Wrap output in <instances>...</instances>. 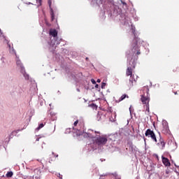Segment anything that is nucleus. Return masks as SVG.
<instances>
[{
  "mask_svg": "<svg viewBox=\"0 0 179 179\" xmlns=\"http://www.w3.org/2000/svg\"><path fill=\"white\" fill-rule=\"evenodd\" d=\"M9 49H10V52H13L16 57L15 61H16L17 68L20 69V73L23 75L26 80H29V74L26 73V69H24V66H23V64L19 59V57L16 55V51L15 50V49H13V47H12V45H10V48H9Z\"/></svg>",
  "mask_w": 179,
  "mask_h": 179,
  "instance_id": "423d86ee",
  "label": "nucleus"
},
{
  "mask_svg": "<svg viewBox=\"0 0 179 179\" xmlns=\"http://www.w3.org/2000/svg\"><path fill=\"white\" fill-rule=\"evenodd\" d=\"M162 132L163 134H169L170 132V129H169V123L166 120L162 121Z\"/></svg>",
  "mask_w": 179,
  "mask_h": 179,
  "instance_id": "6e6552de",
  "label": "nucleus"
},
{
  "mask_svg": "<svg viewBox=\"0 0 179 179\" xmlns=\"http://www.w3.org/2000/svg\"><path fill=\"white\" fill-rule=\"evenodd\" d=\"M38 141H40V138L37 137L36 139V141L38 142Z\"/></svg>",
  "mask_w": 179,
  "mask_h": 179,
  "instance_id": "e433bc0d",
  "label": "nucleus"
},
{
  "mask_svg": "<svg viewBox=\"0 0 179 179\" xmlns=\"http://www.w3.org/2000/svg\"><path fill=\"white\" fill-rule=\"evenodd\" d=\"M25 129L26 127H24L23 129H17V130L13 131L8 136L9 140L12 139L14 136H16V135H17V134L20 132V131H23V129Z\"/></svg>",
  "mask_w": 179,
  "mask_h": 179,
  "instance_id": "9d476101",
  "label": "nucleus"
},
{
  "mask_svg": "<svg viewBox=\"0 0 179 179\" xmlns=\"http://www.w3.org/2000/svg\"><path fill=\"white\" fill-rule=\"evenodd\" d=\"M145 136L151 138L154 142H157V138H156V134L155 131H152L150 129H148L145 133Z\"/></svg>",
  "mask_w": 179,
  "mask_h": 179,
  "instance_id": "0eeeda50",
  "label": "nucleus"
},
{
  "mask_svg": "<svg viewBox=\"0 0 179 179\" xmlns=\"http://www.w3.org/2000/svg\"><path fill=\"white\" fill-rule=\"evenodd\" d=\"M74 134H76V136H83L85 138H90L91 142L88 144H87L84 148V152L87 153V155H89V153H92L94 152V150H99L101 151L104 149V145L108 142L110 145H109V149H111V148H114V144H113V141H110L107 138V136L106 135H101L100 131H94V134H92L90 132H85V129L83 130H79L76 129V131H74Z\"/></svg>",
  "mask_w": 179,
  "mask_h": 179,
  "instance_id": "f03ea898",
  "label": "nucleus"
},
{
  "mask_svg": "<svg viewBox=\"0 0 179 179\" xmlns=\"http://www.w3.org/2000/svg\"><path fill=\"white\" fill-rule=\"evenodd\" d=\"M105 117H106V115H103V113H101V112H99L96 115L97 121H101V120H103V118H104Z\"/></svg>",
  "mask_w": 179,
  "mask_h": 179,
  "instance_id": "f3484780",
  "label": "nucleus"
},
{
  "mask_svg": "<svg viewBox=\"0 0 179 179\" xmlns=\"http://www.w3.org/2000/svg\"><path fill=\"white\" fill-rule=\"evenodd\" d=\"M131 107H132V106H131L129 107V113H130L131 115H132Z\"/></svg>",
  "mask_w": 179,
  "mask_h": 179,
  "instance_id": "2f4dec72",
  "label": "nucleus"
},
{
  "mask_svg": "<svg viewBox=\"0 0 179 179\" xmlns=\"http://www.w3.org/2000/svg\"><path fill=\"white\" fill-rule=\"evenodd\" d=\"M120 5V6H122L123 9H124V10L126 9H128V5L127 4V3L122 0H120L119 1H117V3Z\"/></svg>",
  "mask_w": 179,
  "mask_h": 179,
  "instance_id": "9b49d317",
  "label": "nucleus"
},
{
  "mask_svg": "<svg viewBox=\"0 0 179 179\" xmlns=\"http://www.w3.org/2000/svg\"><path fill=\"white\" fill-rule=\"evenodd\" d=\"M91 82L92 85H96V80H94V79H91Z\"/></svg>",
  "mask_w": 179,
  "mask_h": 179,
  "instance_id": "c85d7f7f",
  "label": "nucleus"
},
{
  "mask_svg": "<svg viewBox=\"0 0 179 179\" xmlns=\"http://www.w3.org/2000/svg\"><path fill=\"white\" fill-rule=\"evenodd\" d=\"M36 2L37 8H39V6H41V5H42V0H36Z\"/></svg>",
  "mask_w": 179,
  "mask_h": 179,
  "instance_id": "b1692460",
  "label": "nucleus"
},
{
  "mask_svg": "<svg viewBox=\"0 0 179 179\" xmlns=\"http://www.w3.org/2000/svg\"><path fill=\"white\" fill-rule=\"evenodd\" d=\"M162 159L163 164H164L166 167H170L171 166L170 161L167 158L164 157V156L162 157Z\"/></svg>",
  "mask_w": 179,
  "mask_h": 179,
  "instance_id": "f8f14e48",
  "label": "nucleus"
},
{
  "mask_svg": "<svg viewBox=\"0 0 179 179\" xmlns=\"http://www.w3.org/2000/svg\"><path fill=\"white\" fill-rule=\"evenodd\" d=\"M96 82H97V83H100V82H101V80L98 79V80H96Z\"/></svg>",
  "mask_w": 179,
  "mask_h": 179,
  "instance_id": "c9c22d12",
  "label": "nucleus"
},
{
  "mask_svg": "<svg viewBox=\"0 0 179 179\" xmlns=\"http://www.w3.org/2000/svg\"><path fill=\"white\" fill-rule=\"evenodd\" d=\"M158 145H161V146H162V149H163L166 146V143H164V141L163 140V138H160L159 143H158Z\"/></svg>",
  "mask_w": 179,
  "mask_h": 179,
  "instance_id": "aec40b11",
  "label": "nucleus"
},
{
  "mask_svg": "<svg viewBox=\"0 0 179 179\" xmlns=\"http://www.w3.org/2000/svg\"><path fill=\"white\" fill-rule=\"evenodd\" d=\"M156 156H157V157H159L158 155H156Z\"/></svg>",
  "mask_w": 179,
  "mask_h": 179,
  "instance_id": "a18cd8bd",
  "label": "nucleus"
},
{
  "mask_svg": "<svg viewBox=\"0 0 179 179\" xmlns=\"http://www.w3.org/2000/svg\"><path fill=\"white\" fill-rule=\"evenodd\" d=\"M52 155H53V156L55 157H58V155H55V153H54V152H52Z\"/></svg>",
  "mask_w": 179,
  "mask_h": 179,
  "instance_id": "72a5a7b5",
  "label": "nucleus"
},
{
  "mask_svg": "<svg viewBox=\"0 0 179 179\" xmlns=\"http://www.w3.org/2000/svg\"><path fill=\"white\" fill-rule=\"evenodd\" d=\"M145 107H146L145 111H148V113H150L149 103H147V104L145 105Z\"/></svg>",
  "mask_w": 179,
  "mask_h": 179,
  "instance_id": "a878e982",
  "label": "nucleus"
},
{
  "mask_svg": "<svg viewBox=\"0 0 179 179\" xmlns=\"http://www.w3.org/2000/svg\"><path fill=\"white\" fill-rule=\"evenodd\" d=\"M0 37H2L4 38L6 43H7V45L9 48H10V44L9 43V41L6 39V36H3V32H2V30L0 29Z\"/></svg>",
  "mask_w": 179,
  "mask_h": 179,
  "instance_id": "dca6fc26",
  "label": "nucleus"
},
{
  "mask_svg": "<svg viewBox=\"0 0 179 179\" xmlns=\"http://www.w3.org/2000/svg\"><path fill=\"white\" fill-rule=\"evenodd\" d=\"M9 49H10V52H13L16 57L15 61H16L17 68L20 69V73L23 75L26 80H29V74L26 73V69H24V66H23V64L19 59V57L16 55V51L15 50V49H13V47H12V45H10V48H9Z\"/></svg>",
  "mask_w": 179,
  "mask_h": 179,
  "instance_id": "39448f33",
  "label": "nucleus"
},
{
  "mask_svg": "<svg viewBox=\"0 0 179 179\" xmlns=\"http://www.w3.org/2000/svg\"><path fill=\"white\" fill-rule=\"evenodd\" d=\"M49 34L52 36L50 38H47V40L50 41H48L49 47H57V45H59L60 42L62 41V38H58V31L56 29H50Z\"/></svg>",
  "mask_w": 179,
  "mask_h": 179,
  "instance_id": "20e7f679",
  "label": "nucleus"
},
{
  "mask_svg": "<svg viewBox=\"0 0 179 179\" xmlns=\"http://www.w3.org/2000/svg\"><path fill=\"white\" fill-rule=\"evenodd\" d=\"M141 100L143 103V104H149V98L145 96V95H141Z\"/></svg>",
  "mask_w": 179,
  "mask_h": 179,
  "instance_id": "ddd939ff",
  "label": "nucleus"
},
{
  "mask_svg": "<svg viewBox=\"0 0 179 179\" xmlns=\"http://www.w3.org/2000/svg\"><path fill=\"white\" fill-rule=\"evenodd\" d=\"M78 122H79V120H76V122H74L73 123L74 127H76Z\"/></svg>",
  "mask_w": 179,
  "mask_h": 179,
  "instance_id": "c756f323",
  "label": "nucleus"
},
{
  "mask_svg": "<svg viewBox=\"0 0 179 179\" xmlns=\"http://www.w3.org/2000/svg\"><path fill=\"white\" fill-rule=\"evenodd\" d=\"M131 14L132 15V17L135 22H138V20H139V18L136 16V10L135 9L131 10Z\"/></svg>",
  "mask_w": 179,
  "mask_h": 179,
  "instance_id": "2eb2a0df",
  "label": "nucleus"
},
{
  "mask_svg": "<svg viewBox=\"0 0 179 179\" xmlns=\"http://www.w3.org/2000/svg\"><path fill=\"white\" fill-rule=\"evenodd\" d=\"M92 106H93L94 107H96V104L92 103Z\"/></svg>",
  "mask_w": 179,
  "mask_h": 179,
  "instance_id": "58836bf2",
  "label": "nucleus"
},
{
  "mask_svg": "<svg viewBox=\"0 0 179 179\" xmlns=\"http://www.w3.org/2000/svg\"><path fill=\"white\" fill-rule=\"evenodd\" d=\"M127 97L128 99L129 96L127 94H124L121 96L120 99H119L118 100H116L115 102L116 103H120V101H122V100H124V99H127Z\"/></svg>",
  "mask_w": 179,
  "mask_h": 179,
  "instance_id": "a211bd4d",
  "label": "nucleus"
},
{
  "mask_svg": "<svg viewBox=\"0 0 179 179\" xmlns=\"http://www.w3.org/2000/svg\"><path fill=\"white\" fill-rule=\"evenodd\" d=\"M38 162H40V159H38Z\"/></svg>",
  "mask_w": 179,
  "mask_h": 179,
  "instance_id": "c03bdc74",
  "label": "nucleus"
},
{
  "mask_svg": "<svg viewBox=\"0 0 179 179\" xmlns=\"http://www.w3.org/2000/svg\"><path fill=\"white\" fill-rule=\"evenodd\" d=\"M91 5L93 6L97 5L100 6L102 5L103 8V15L106 12L113 19H116V20H120L122 24L124 26H129L131 22V17L128 16V12L122 13V10L120 6L114 3V0H90Z\"/></svg>",
  "mask_w": 179,
  "mask_h": 179,
  "instance_id": "f257e3e1",
  "label": "nucleus"
},
{
  "mask_svg": "<svg viewBox=\"0 0 179 179\" xmlns=\"http://www.w3.org/2000/svg\"><path fill=\"white\" fill-rule=\"evenodd\" d=\"M132 33L134 38L132 42L131 48L130 50L126 52V57H127V76H132V69H135L136 65V61H138V55H141V50L139 49V38L136 36V32L135 31V26L131 24Z\"/></svg>",
  "mask_w": 179,
  "mask_h": 179,
  "instance_id": "7ed1b4c3",
  "label": "nucleus"
},
{
  "mask_svg": "<svg viewBox=\"0 0 179 179\" xmlns=\"http://www.w3.org/2000/svg\"><path fill=\"white\" fill-rule=\"evenodd\" d=\"M116 115L115 114H113V115H112L110 117V121H111V122H115L116 121Z\"/></svg>",
  "mask_w": 179,
  "mask_h": 179,
  "instance_id": "5701e85b",
  "label": "nucleus"
},
{
  "mask_svg": "<svg viewBox=\"0 0 179 179\" xmlns=\"http://www.w3.org/2000/svg\"><path fill=\"white\" fill-rule=\"evenodd\" d=\"M0 61H1V66H5V65H6V59L5 57H1Z\"/></svg>",
  "mask_w": 179,
  "mask_h": 179,
  "instance_id": "6ab92c4d",
  "label": "nucleus"
},
{
  "mask_svg": "<svg viewBox=\"0 0 179 179\" xmlns=\"http://www.w3.org/2000/svg\"><path fill=\"white\" fill-rule=\"evenodd\" d=\"M48 3L49 5L50 9L51 10L50 16L52 20H54V11L52 10V8H51V3H52V0H48Z\"/></svg>",
  "mask_w": 179,
  "mask_h": 179,
  "instance_id": "4468645a",
  "label": "nucleus"
},
{
  "mask_svg": "<svg viewBox=\"0 0 179 179\" xmlns=\"http://www.w3.org/2000/svg\"><path fill=\"white\" fill-rule=\"evenodd\" d=\"M108 111H109V113H111V109H108Z\"/></svg>",
  "mask_w": 179,
  "mask_h": 179,
  "instance_id": "ea45409f",
  "label": "nucleus"
},
{
  "mask_svg": "<svg viewBox=\"0 0 179 179\" xmlns=\"http://www.w3.org/2000/svg\"><path fill=\"white\" fill-rule=\"evenodd\" d=\"M31 4V3H29V5Z\"/></svg>",
  "mask_w": 179,
  "mask_h": 179,
  "instance_id": "79ce46f5",
  "label": "nucleus"
},
{
  "mask_svg": "<svg viewBox=\"0 0 179 179\" xmlns=\"http://www.w3.org/2000/svg\"><path fill=\"white\" fill-rule=\"evenodd\" d=\"M145 90H146L147 96H148L149 94V88L146 87Z\"/></svg>",
  "mask_w": 179,
  "mask_h": 179,
  "instance_id": "473e14b6",
  "label": "nucleus"
},
{
  "mask_svg": "<svg viewBox=\"0 0 179 179\" xmlns=\"http://www.w3.org/2000/svg\"><path fill=\"white\" fill-rule=\"evenodd\" d=\"M134 75L130 76L129 78V83H131V86H134V82H136V80L135 79V78H134Z\"/></svg>",
  "mask_w": 179,
  "mask_h": 179,
  "instance_id": "412c9836",
  "label": "nucleus"
},
{
  "mask_svg": "<svg viewBox=\"0 0 179 179\" xmlns=\"http://www.w3.org/2000/svg\"><path fill=\"white\" fill-rule=\"evenodd\" d=\"M107 176H108V174H107V173H103V174H102V175H101L100 176V177H107Z\"/></svg>",
  "mask_w": 179,
  "mask_h": 179,
  "instance_id": "7c9ffc66",
  "label": "nucleus"
},
{
  "mask_svg": "<svg viewBox=\"0 0 179 179\" xmlns=\"http://www.w3.org/2000/svg\"><path fill=\"white\" fill-rule=\"evenodd\" d=\"M44 124L41 123L38 125V127L36 129V131H40V129H41V128H43L44 127Z\"/></svg>",
  "mask_w": 179,
  "mask_h": 179,
  "instance_id": "393cba45",
  "label": "nucleus"
},
{
  "mask_svg": "<svg viewBox=\"0 0 179 179\" xmlns=\"http://www.w3.org/2000/svg\"><path fill=\"white\" fill-rule=\"evenodd\" d=\"M13 176V172L11 171L7 172V173L6 174V177H7V178H10Z\"/></svg>",
  "mask_w": 179,
  "mask_h": 179,
  "instance_id": "4be33fe9",
  "label": "nucleus"
},
{
  "mask_svg": "<svg viewBox=\"0 0 179 179\" xmlns=\"http://www.w3.org/2000/svg\"><path fill=\"white\" fill-rule=\"evenodd\" d=\"M106 83H101V89H104L106 87Z\"/></svg>",
  "mask_w": 179,
  "mask_h": 179,
  "instance_id": "cd10ccee",
  "label": "nucleus"
},
{
  "mask_svg": "<svg viewBox=\"0 0 179 179\" xmlns=\"http://www.w3.org/2000/svg\"><path fill=\"white\" fill-rule=\"evenodd\" d=\"M76 90H77V92H80V90L79 88H77Z\"/></svg>",
  "mask_w": 179,
  "mask_h": 179,
  "instance_id": "4c0bfd02",
  "label": "nucleus"
},
{
  "mask_svg": "<svg viewBox=\"0 0 179 179\" xmlns=\"http://www.w3.org/2000/svg\"><path fill=\"white\" fill-rule=\"evenodd\" d=\"M174 166H176V167H177V165L176 164H174Z\"/></svg>",
  "mask_w": 179,
  "mask_h": 179,
  "instance_id": "a19ab883",
  "label": "nucleus"
},
{
  "mask_svg": "<svg viewBox=\"0 0 179 179\" xmlns=\"http://www.w3.org/2000/svg\"><path fill=\"white\" fill-rule=\"evenodd\" d=\"M95 87H96V89H99V84H96V85H95Z\"/></svg>",
  "mask_w": 179,
  "mask_h": 179,
  "instance_id": "f704fd0d",
  "label": "nucleus"
},
{
  "mask_svg": "<svg viewBox=\"0 0 179 179\" xmlns=\"http://www.w3.org/2000/svg\"><path fill=\"white\" fill-rule=\"evenodd\" d=\"M86 59H89V58L86 57Z\"/></svg>",
  "mask_w": 179,
  "mask_h": 179,
  "instance_id": "37998d69",
  "label": "nucleus"
},
{
  "mask_svg": "<svg viewBox=\"0 0 179 179\" xmlns=\"http://www.w3.org/2000/svg\"><path fill=\"white\" fill-rule=\"evenodd\" d=\"M71 129H71V128L66 129L65 131V134H71Z\"/></svg>",
  "mask_w": 179,
  "mask_h": 179,
  "instance_id": "bb28decb",
  "label": "nucleus"
},
{
  "mask_svg": "<svg viewBox=\"0 0 179 179\" xmlns=\"http://www.w3.org/2000/svg\"><path fill=\"white\" fill-rule=\"evenodd\" d=\"M82 76H83V74L82 73V72H79V73H72L71 74V76H69V78H71V79H73L74 80H76V79H78L80 78H82Z\"/></svg>",
  "mask_w": 179,
  "mask_h": 179,
  "instance_id": "1a4fd4ad",
  "label": "nucleus"
}]
</instances>
